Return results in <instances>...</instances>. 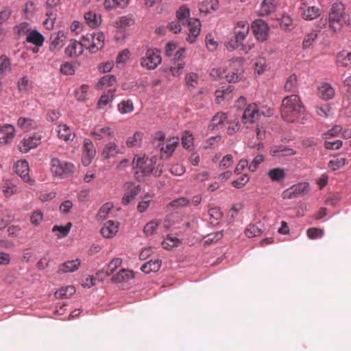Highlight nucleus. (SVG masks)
I'll return each instance as SVG.
<instances>
[{
  "label": "nucleus",
  "instance_id": "obj_3",
  "mask_svg": "<svg viewBox=\"0 0 351 351\" xmlns=\"http://www.w3.org/2000/svg\"><path fill=\"white\" fill-rule=\"evenodd\" d=\"M176 18L183 25H187L188 36L186 40L190 43L195 42L201 30L199 20L190 18V9L186 5H182L178 8L176 11Z\"/></svg>",
  "mask_w": 351,
  "mask_h": 351
},
{
  "label": "nucleus",
  "instance_id": "obj_48",
  "mask_svg": "<svg viewBox=\"0 0 351 351\" xmlns=\"http://www.w3.org/2000/svg\"><path fill=\"white\" fill-rule=\"evenodd\" d=\"M71 226L72 223L71 222L67 223L64 226H54L52 228V232H58V234H57L58 238H64L68 235L69 232L71 230Z\"/></svg>",
  "mask_w": 351,
  "mask_h": 351
},
{
  "label": "nucleus",
  "instance_id": "obj_33",
  "mask_svg": "<svg viewBox=\"0 0 351 351\" xmlns=\"http://www.w3.org/2000/svg\"><path fill=\"white\" fill-rule=\"evenodd\" d=\"M161 267V261L159 259L151 260L144 263L141 270L145 274H150L151 272L158 271Z\"/></svg>",
  "mask_w": 351,
  "mask_h": 351
},
{
  "label": "nucleus",
  "instance_id": "obj_58",
  "mask_svg": "<svg viewBox=\"0 0 351 351\" xmlns=\"http://www.w3.org/2000/svg\"><path fill=\"white\" fill-rule=\"evenodd\" d=\"M185 80L186 86L195 87L198 84L199 76L195 73H190L186 75Z\"/></svg>",
  "mask_w": 351,
  "mask_h": 351
},
{
  "label": "nucleus",
  "instance_id": "obj_9",
  "mask_svg": "<svg viewBox=\"0 0 351 351\" xmlns=\"http://www.w3.org/2000/svg\"><path fill=\"white\" fill-rule=\"evenodd\" d=\"M83 45L92 53L101 49L104 45V35L102 32H93L82 36Z\"/></svg>",
  "mask_w": 351,
  "mask_h": 351
},
{
  "label": "nucleus",
  "instance_id": "obj_36",
  "mask_svg": "<svg viewBox=\"0 0 351 351\" xmlns=\"http://www.w3.org/2000/svg\"><path fill=\"white\" fill-rule=\"evenodd\" d=\"M337 63L339 66L351 68V53L346 51L339 52L337 56Z\"/></svg>",
  "mask_w": 351,
  "mask_h": 351
},
{
  "label": "nucleus",
  "instance_id": "obj_47",
  "mask_svg": "<svg viewBox=\"0 0 351 351\" xmlns=\"http://www.w3.org/2000/svg\"><path fill=\"white\" fill-rule=\"evenodd\" d=\"M318 36V31L313 30L310 33L307 34L304 38V40L302 44V47L303 49H306L309 48L315 40L317 39Z\"/></svg>",
  "mask_w": 351,
  "mask_h": 351
},
{
  "label": "nucleus",
  "instance_id": "obj_57",
  "mask_svg": "<svg viewBox=\"0 0 351 351\" xmlns=\"http://www.w3.org/2000/svg\"><path fill=\"white\" fill-rule=\"evenodd\" d=\"M306 234L311 239L321 238L324 235V230L322 228H311L307 230Z\"/></svg>",
  "mask_w": 351,
  "mask_h": 351
},
{
  "label": "nucleus",
  "instance_id": "obj_59",
  "mask_svg": "<svg viewBox=\"0 0 351 351\" xmlns=\"http://www.w3.org/2000/svg\"><path fill=\"white\" fill-rule=\"evenodd\" d=\"M43 220V215L41 211H34L30 216V221L32 224L38 226Z\"/></svg>",
  "mask_w": 351,
  "mask_h": 351
},
{
  "label": "nucleus",
  "instance_id": "obj_49",
  "mask_svg": "<svg viewBox=\"0 0 351 351\" xmlns=\"http://www.w3.org/2000/svg\"><path fill=\"white\" fill-rule=\"evenodd\" d=\"M18 126L23 131H29L35 127V122L30 118L21 117L17 121Z\"/></svg>",
  "mask_w": 351,
  "mask_h": 351
},
{
  "label": "nucleus",
  "instance_id": "obj_55",
  "mask_svg": "<svg viewBox=\"0 0 351 351\" xmlns=\"http://www.w3.org/2000/svg\"><path fill=\"white\" fill-rule=\"evenodd\" d=\"M223 237L222 231L216 232L212 234H210L206 236L204 239V242L205 244L209 245L213 243L217 242L219 239H221Z\"/></svg>",
  "mask_w": 351,
  "mask_h": 351
},
{
  "label": "nucleus",
  "instance_id": "obj_7",
  "mask_svg": "<svg viewBox=\"0 0 351 351\" xmlns=\"http://www.w3.org/2000/svg\"><path fill=\"white\" fill-rule=\"evenodd\" d=\"M344 14V8L341 3H334L328 14V27L329 29L335 34L339 33L343 27V17Z\"/></svg>",
  "mask_w": 351,
  "mask_h": 351
},
{
  "label": "nucleus",
  "instance_id": "obj_28",
  "mask_svg": "<svg viewBox=\"0 0 351 351\" xmlns=\"http://www.w3.org/2000/svg\"><path fill=\"white\" fill-rule=\"evenodd\" d=\"M119 146L114 142L108 143L104 147L101 156L104 159H108L121 154Z\"/></svg>",
  "mask_w": 351,
  "mask_h": 351
},
{
  "label": "nucleus",
  "instance_id": "obj_11",
  "mask_svg": "<svg viewBox=\"0 0 351 351\" xmlns=\"http://www.w3.org/2000/svg\"><path fill=\"white\" fill-rule=\"evenodd\" d=\"M124 195L122 197V204L128 205L133 202L136 197L141 192L140 185L132 182H127L123 185Z\"/></svg>",
  "mask_w": 351,
  "mask_h": 351
},
{
  "label": "nucleus",
  "instance_id": "obj_25",
  "mask_svg": "<svg viewBox=\"0 0 351 351\" xmlns=\"http://www.w3.org/2000/svg\"><path fill=\"white\" fill-rule=\"evenodd\" d=\"M65 38L66 36L64 32L59 31L56 33L53 34L50 37V50L55 51L60 49L63 46L65 41Z\"/></svg>",
  "mask_w": 351,
  "mask_h": 351
},
{
  "label": "nucleus",
  "instance_id": "obj_27",
  "mask_svg": "<svg viewBox=\"0 0 351 351\" xmlns=\"http://www.w3.org/2000/svg\"><path fill=\"white\" fill-rule=\"evenodd\" d=\"M56 131L58 137L66 142L73 141L75 136L70 128L64 123L60 124Z\"/></svg>",
  "mask_w": 351,
  "mask_h": 351
},
{
  "label": "nucleus",
  "instance_id": "obj_35",
  "mask_svg": "<svg viewBox=\"0 0 351 351\" xmlns=\"http://www.w3.org/2000/svg\"><path fill=\"white\" fill-rule=\"evenodd\" d=\"M270 152L272 156L277 157L291 156L296 154V152L292 148L283 146L273 147Z\"/></svg>",
  "mask_w": 351,
  "mask_h": 351
},
{
  "label": "nucleus",
  "instance_id": "obj_64",
  "mask_svg": "<svg viewBox=\"0 0 351 351\" xmlns=\"http://www.w3.org/2000/svg\"><path fill=\"white\" fill-rule=\"evenodd\" d=\"M113 208L112 203L108 202L104 204L99 210L98 215L101 219H105Z\"/></svg>",
  "mask_w": 351,
  "mask_h": 351
},
{
  "label": "nucleus",
  "instance_id": "obj_2",
  "mask_svg": "<svg viewBox=\"0 0 351 351\" xmlns=\"http://www.w3.org/2000/svg\"><path fill=\"white\" fill-rule=\"evenodd\" d=\"M156 162V157L146 158L145 156H135L132 165L136 179L141 181L150 174H153L156 177L160 176L162 169H155Z\"/></svg>",
  "mask_w": 351,
  "mask_h": 351
},
{
  "label": "nucleus",
  "instance_id": "obj_63",
  "mask_svg": "<svg viewBox=\"0 0 351 351\" xmlns=\"http://www.w3.org/2000/svg\"><path fill=\"white\" fill-rule=\"evenodd\" d=\"M184 62L181 61L179 62H176V65L173 66H171L169 68V72L173 77L178 76L182 73V69L184 66Z\"/></svg>",
  "mask_w": 351,
  "mask_h": 351
},
{
  "label": "nucleus",
  "instance_id": "obj_50",
  "mask_svg": "<svg viewBox=\"0 0 351 351\" xmlns=\"http://www.w3.org/2000/svg\"><path fill=\"white\" fill-rule=\"evenodd\" d=\"M230 89H217L215 91L216 101L221 104L223 100H228L231 98Z\"/></svg>",
  "mask_w": 351,
  "mask_h": 351
},
{
  "label": "nucleus",
  "instance_id": "obj_51",
  "mask_svg": "<svg viewBox=\"0 0 351 351\" xmlns=\"http://www.w3.org/2000/svg\"><path fill=\"white\" fill-rule=\"evenodd\" d=\"M98 85L106 88L116 86V77L112 75H106L99 80Z\"/></svg>",
  "mask_w": 351,
  "mask_h": 351
},
{
  "label": "nucleus",
  "instance_id": "obj_8",
  "mask_svg": "<svg viewBox=\"0 0 351 351\" xmlns=\"http://www.w3.org/2000/svg\"><path fill=\"white\" fill-rule=\"evenodd\" d=\"M50 165L52 174L61 178L68 177L75 170V166L73 163L61 161L57 158H53L51 160Z\"/></svg>",
  "mask_w": 351,
  "mask_h": 351
},
{
  "label": "nucleus",
  "instance_id": "obj_24",
  "mask_svg": "<svg viewBox=\"0 0 351 351\" xmlns=\"http://www.w3.org/2000/svg\"><path fill=\"white\" fill-rule=\"evenodd\" d=\"M32 29L30 23L21 22L13 27V34L16 39H20L25 36L27 37Z\"/></svg>",
  "mask_w": 351,
  "mask_h": 351
},
{
  "label": "nucleus",
  "instance_id": "obj_6",
  "mask_svg": "<svg viewBox=\"0 0 351 351\" xmlns=\"http://www.w3.org/2000/svg\"><path fill=\"white\" fill-rule=\"evenodd\" d=\"M250 25L247 21L242 20L236 22L233 29V38L229 40L226 47L229 51H233L243 45V42L248 35Z\"/></svg>",
  "mask_w": 351,
  "mask_h": 351
},
{
  "label": "nucleus",
  "instance_id": "obj_54",
  "mask_svg": "<svg viewBox=\"0 0 351 351\" xmlns=\"http://www.w3.org/2000/svg\"><path fill=\"white\" fill-rule=\"evenodd\" d=\"M189 204L190 200L186 197H180L171 201L169 204V206L174 208H178L187 206L189 205Z\"/></svg>",
  "mask_w": 351,
  "mask_h": 351
},
{
  "label": "nucleus",
  "instance_id": "obj_17",
  "mask_svg": "<svg viewBox=\"0 0 351 351\" xmlns=\"http://www.w3.org/2000/svg\"><path fill=\"white\" fill-rule=\"evenodd\" d=\"M96 151L95 149L93 142L86 138L83 143V156L82 158V164L84 166H88L90 164L91 160L95 156Z\"/></svg>",
  "mask_w": 351,
  "mask_h": 351
},
{
  "label": "nucleus",
  "instance_id": "obj_19",
  "mask_svg": "<svg viewBox=\"0 0 351 351\" xmlns=\"http://www.w3.org/2000/svg\"><path fill=\"white\" fill-rule=\"evenodd\" d=\"M84 48L82 40L79 42L75 40H71L64 52L69 57L76 58L83 53Z\"/></svg>",
  "mask_w": 351,
  "mask_h": 351
},
{
  "label": "nucleus",
  "instance_id": "obj_15",
  "mask_svg": "<svg viewBox=\"0 0 351 351\" xmlns=\"http://www.w3.org/2000/svg\"><path fill=\"white\" fill-rule=\"evenodd\" d=\"M41 136L34 134L24 138L19 144V150L22 153H27L30 149L36 148L40 144Z\"/></svg>",
  "mask_w": 351,
  "mask_h": 351
},
{
  "label": "nucleus",
  "instance_id": "obj_37",
  "mask_svg": "<svg viewBox=\"0 0 351 351\" xmlns=\"http://www.w3.org/2000/svg\"><path fill=\"white\" fill-rule=\"evenodd\" d=\"M84 19L86 23L91 27H96L100 25L101 18L100 15H97L95 12L90 11L85 14Z\"/></svg>",
  "mask_w": 351,
  "mask_h": 351
},
{
  "label": "nucleus",
  "instance_id": "obj_31",
  "mask_svg": "<svg viewBox=\"0 0 351 351\" xmlns=\"http://www.w3.org/2000/svg\"><path fill=\"white\" fill-rule=\"evenodd\" d=\"M81 261L77 258L75 260L68 261L60 265L58 269L59 273L73 272L78 269Z\"/></svg>",
  "mask_w": 351,
  "mask_h": 351
},
{
  "label": "nucleus",
  "instance_id": "obj_32",
  "mask_svg": "<svg viewBox=\"0 0 351 351\" xmlns=\"http://www.w3.org/2000/svg\"><path fill=\"white\" fill-rule=\"evenodd\" d=\"M208 221L213 226L218 225L222 219L223 213L219 207H213L208 210Z\"/></svg>",
  "mask_w": 351,
  "mask_h": 351
},
{
  "label": "nucleus",
  "instance_id": "obj_21",
  "mask_svg": "<svg viewBox=\"0 0 351 351\" xmlns=\"http://www.w3.org/2000/svg\"><path fill=\"white\" fill-rule=\"evenodd\" d=\"M119 223L112 220L107 221L101 228V235L106 239L114 237L119 231Z\"/></svg>",
  "mask_w": 351,
  "mask_h": 351
},
{
  "label": "nucleus",
  "instance_id": "obj_13",
  "mask_svg": "<svg viewBox=\"0 0 351 351\" xmlns=\"http://www.w3.org/2000/svg\"><path fill=\"white\" fill-rule=\"evenodd\" d=\"M308 191V184L306 182H300L285 190L282 193L283 199H293L304 195Z\"/></svg>",
  "mask_w": 351,
  "mask_h": 351
},
{
  "label": "nucleus",
  "instance_id": "obj_56",
  "mask_svg": "<svg viewBox=\"0 0 351 351\" xmlns=\"http://www.w3.org/2000/svg\"><path fill=\"white\" fill-rule=\"evenodd\" d=\"M193 144V138L192 134L189 132H184L182 136V145L183 147L189 149Z\"/></svg>",
  "mask_w": 351,
  "mask_h": 351
},
{
  "label": "nucleus",
  "instance_id": "obj_5",
  "mask_svg": "<svg viewBox=\"0 0 351 351\" xmlns=\"http://www.w3.org/2000/svg\"><path fill=\"white\" fill-rule=\"evenodd\" d=\"M153 145L158 147L160 152V157L167 159L171 157L179 144V138L176 136L165 140V134L162 132H157L152 140Z\"/></svg>",
  "mask_w": 351,
  "mask_h": 351
},
{
  "label": "nucleus",
  "instance_id": "obj_12",
  "mask_svg": "<svg viewBox=\"0 0 351 351\" xmlns=\"http://www.w3.org/2000/svg\"><path fill=\"white\" fill-rule=\"evenodd\" d=\"M14 170L23 182H27L31 185L34 184V180L30 178L29 174V167L27 160H18L14 166Z\"/></svg>",
  "mask_w": 351,
  "mask_h": 351
},
{
  "label": "nucleus",
  "instance_id": "obj_61",
  "mask_svg": "<svg viewBox=\"0 0 351 351\" xmlns=\"http://www.w3.org/2000/svg\"><path fill=\"white\" fill-rule=\"evenodd\" d=\"M267 65L266 64V60L265 58H260L256 60L255 62V71L261 75L263 73L264 71L266 70Z\"/></svg>",
  "mask_w": 351,
  "mask_h": 351
},
{
  "label": "nucleus",
  "instance_id": "obj_34",
  "mask_svg": "<svg viewBox=\"0 0 351 351\" xmlns=\"http://www.w3.org/2000/svg\"><path fill=\"white\" fill-rule=\"evenodd\" d=\"M227 114L222 112H217L211 119L210 123L208 125V129L213 130L218 129L221 126L224 121L227 119Z\"/></svg>",
  "mask_w": 351,
  "mask_h": 351
},
{
  "label": "nucleus",
  "instance_id": "obj_44",
  "mask_svg": "<svg viewBox=\"0 0 351 351\" xmlns=\"http://www.w3.org/2000/svg\"><path fill=\"white\" fill-rule=\"evenodd\" d=\"M122 259L120 258H114L108 264L105 271L106 275L110 276L121 265Z\"/></svg>",
  "mask_w": 351,
  "mask_h": 351
},
{
  "label": "nucleus",
  "instance_id": "obj_41",
  "mask_svg": "<svg viewBox=\"0 0 351 351\" xmlns=\"http://www.w3.org/2000/svg\"><path fill=\"white\" fill-rule=\"evenodd\" d=\"M116 26L120 29H125L134 24V19L132 16H122L116 21Z\"/></svg>",
  "mask_w": 351,
  "mask_h": 351
},
{
  "label": "nucleus",
  "instance_id": "obj_20",
  "mask_svg": "<svg viewBox=\"0 0 351 351\" xmlns=\"http://www.w3.org/2000/svg\"><path fill=\"white\" fill-rule=\"evenodd\" d=\"M15 136V128L11 124H5L0 128V143L8 144Z\"/></svg>",
  "mask_w": 351,
  "mask_h": 351
},
{
  "label": "nucleus",
  "instance_id": "obj_62",
  "mask_svg": "<svg viewBox=\"0 0 351 351\" xmlns=\"http://www.w3.org/2000/svg\"><path fill=\"white\" fill-rule=\"evenodd\" d=\"M16 192V186L10 182H5L3 186V193L5 196L10 197Z\"/></svg>",
  "mask_w": 351,
  "mask_h": 351
},
{
  "label": "nucleus",
  "instance_id": "obj_22",
  "mask_svg": "<svg viewBox=\"0 0 351 351\" xmlns=\"http://www.w3.org/2000/svg\"><path fill=\"white\" fill-rule=\"evenodd\" d=\"M260 113L256 104H250L244 110L243 120L245 123H252L258 120Z\"/></svg>",
  "mask_w": 351,
  "mask_h": 351
},
{
  "label": "nucleus",
  "instance_id": "obj_52",
  "mask_svg": "<svg viewBox=\"0 0 351 351\" xmlns=\"http://www.w3.org/2000/svg\"><path fill=\"white\" fill-rule=\"evenodd\" d=\"M262 233L261 230L254 224L248 225L245 230V234L248 238L258 237Z\"/></svg>",
  "mask_w": 351,
  "mask_h": 351
},
{
  "label": "nucleus",
  "instance_id": "obj_14",
  "mask_svg": "<svg viewBox=\"0 0 351 351\" xmlns=\"http://www.w3.org/2000/svg\"><path fill=\"white\" fill-rule=\"evenodd\" d=\"M90 136L95 140L110 139L114 138V132L110 126L97 125L93 128Z\"/></svg>",
  "mask_w": 351,
  "mask_h": 351
},
{
  "label": "nucleus",
  "instance_id": "obj_23",
  "mask_svg": "<svg viewBox=\"0 0 351 351\" xmlns=\"http://www.w3.org/2000/svg\"><path fill=\"white\" fill-rule=\"evenodd\" d=\"M278 4V0H263L258 11L261 16H268L274 12Z\"/></svg>",
  "mask_w": 351,
  "mask_h": 351
},
{
  "label": "nucleus",
  "instance_id": "obj_29",
  "mask_svg": "<svg viewBox=\"0 0 351 351\" xmlns=\"http://www.w3.org/2000/svg\"><path fill=\"white\" fill-rule=\"evenodd\" d=\"M25 41L36 47H42L45 42V37L36 29H32L26 37Z\"/></svg>",
  "mask_w": 351,
  "mask_h": 351
},
{
  "label": "nucleus",
  "instance_id": "obj_46",
  "mask_svg": "<svg viewBox=\"0 0 351 351\" xmlns=\"http://www.w3.org/2000/svg\"><path fill=\"white\" fill-rule=\"evenodd\" d=\"M143 134L141 132H136L132 136L128 137L126 141V145L129 147H135L141 145Z\"/></svg>",
  "mask_w": 351,
  "mask_h": 351
},
{
  "label": "nucleus",
  "instance_id": "obj_40",
  "mask_svg": "<svg viewBox=\"0 0 351 351\" xmlns=\"http://www.w3.org/2000/svg\"><path fill=\"white\" fill-rule=\"evenodd\" d=\"M158 228H160V221L158 219H154L146 223L143 230L147 236H150L156 233Z\"/></svg>",
  "mask_w": 351,
  "mask_h": 351
},
{
  "label": "nucleus",
  "instance_id": "obj_42",
  "mask_svg": "<svg viewBox=\"0 0 351 351\" xmlns=\"http://www.w3.org/2000/svg\"><path fill=\"white\" fill-rule=\"evenodd\" d=\"M180 243V240L177 237L168 235L162 242V245L164 249L171 250L176 247H178Z\"/></svg>",
  "mask_w": 351,
  "mask_h": 351
},
{
  "label": "nucleus",
  "instance_id": "obj_26",
  "mask_svg": "<svg viewBox=\"0 0 351 351\" xmlns=\"http://www.w3.org/2000/svg\"><path fill=\"white\" fill-rule=\"evenodd\" d=\"M134 277V275L132 270L121 269L112 276L111 280L114 283H122L128 282Z\"/></svg>",
  "mask_w": 351,
  "mask_h": 351
},
{
  "label": "nucleus",
  "instance_id": "obj_60",
  "mask_svg": "<svg viewBox=\"0 0 351 351\" xmlns=\"http://www.w3.org/2000/svg\"><path fill=\"white\" fill-rule=\"evenodd\" d=\"M318 96L324 100H328L335 95V89H318Z\"/></svg>",
  "mask_w": 351,
  "mask_h": 351
},
{
  "label": "nucleus",
  "instance_id": "obj_1",
  "mask_svg": "<svg viewBox=\"0 0 351 351\" xmlns=\"http://www.w3.org/2000/svg\"><path fill=\"white\" fill-rule=\"evenodd\" d=\"M281 116L287 122L303 123L304 108L298 95H291L284 98L282 103Z\"/></svg>",
  "mask_w": 351,
  "mask_h": 351
},
{
  "label": "nucleus",
  "instance_id": "obj_4",
  "mask_svg": "<svg viewBox=\"0 0 351 351\" xmlns=\"http://www.w3.org/2000/svg\"><path fill=\"white\" fill-rule=\"evenodd\" d=\"M243 61L241 58H237L228 61V67L232 70L225 75L229 83H235L241 79ZM226 69L221 66L213 68L210 71V76L213 80H220L223 77Z\"/></svg>",
  "mask_w": 351,
  "mask_h": 351
},
{
  "label": "nucleus",
  "instance_id": "obj_16",
  "mask_svg": "<svg viewBox=\"0 0 351 351\" xmlns=\"http://www.w3.org/2000/svg\"><path fill=\"white\" fill-rule=\"evenodd\" d=\"M252 29L256 38L259 41L266 40L269 35V27L262 20H256L252 25Z\"/></svg>",
  "mask_w": 351,
  "mask_h": 351
},
{
  "label": "nucleus",
  "instance_id": "obj_43",
  "mask_svg": "<svg viewBox=\"0 0 351 351\" xmlns=\"http://www.w3.org/2000/svg\"><path fill=\"white\" fill-rule=\"evenodd\" d=\"M75 292V289L73 286H67L62 287L55 293L56 298H67L73 295Z\"/></svg>",
  "mask_w": 351,
  "mask_h": 351
},
{
  "label": "nucleus",
  "instance_id": "obj_10",
  "mask_svg": "<svg viewBox=\"0 0 351 351\" xmlns=\"http://www.w3.org/2000/svg\"><path fill=\"white\" fill-rule=\"evenodd\" d=\"M161 62L160 51L156 49H149L141 59V65L147 69H156Z\"/></svg>",
  "mask_w": 351,
  "mask_h": 351
},
{
  "label": "nucleus",
  "instance_id": "obj_53",
  "mask_svg": "<svg viewBox=\"0 0 351 351\" xmlns=\"http://www.w3.org/2000/svg\"><path fill=\"white\" fill-rule=\"evenodd\" d=\"M118 108L121 114L132 112L134 110L133 104L131 100H123L119 105Z\"/></svg>",
  "mask_w": 351,
  "mask_h": 351
},
{
  "label": "nucleus",
  "instance_id": "obj_18",
  "mask_svg": "<svg viewBox=\"0 0 351 351\" xmlns=\"http://www.w3.org/2000/svg\"><path fill=\"white\" fill-rule=\"evenodd\" d=\"M300 10L302 18L305 21H313L318 18L322 14V10L319 7L315 5L310 6L305 3L303 4V6L300 7Z\"/></svg>",
  "mask_w": 351,
  "mask_h": 351
},
{
  "label": "nucleus",
  "instance_id": "obj_30",
  "mask_svg": "<svg viewBox=\"0 0 351 351\" xmlns=\"http://www.w3.org/2000/svg\"><path fill=\"white\" fill-rule=\"evenodd\" d=\"M219 8L218 0H204L199 4V12L201 13L208 14L211 12L217 11Z\"/></svg>",
  "mask_w": 351,
  "mask_h": 351
},
{
  "label": "nucleus",
  "instance_id": "obj_39",
  "mask_svg": "<svg viewBox=\"0 0 351 351\" xmlns=\"http://www.w3.org/2000/svg\"><path fill=\"white\" fill-rule=\"evenodd\" d=\"M11 71L10 59L5 55L0 56V77H5Z\"/></svg>",
  "mask_w": 351,
  "mask_h": 351
},
{
  "label": "nucleus",
  "instance_id": "obj_38",
  "mask_svg": "<svg viewBox=\"0 0 351 351\" xmlns=\"http://www.w3.org/2000/svg\"><path fill=\"white\" fill-rule=\"evenodd\" d=\"M267 176L272 182H281L285 178V172L283 169L274 168L268 171Z\"/></svg>",
  "mask_w": 351,
  "mask_h": 351
},
{
  "label": "nucleus",
  "instance_id": "obj_45",
  "mask_svg": "<svg viewBox=\"0 0 351 351\" xmlns=\"http://www.w3.org/2000/svg\"><path fill=\"white\" fill-rule=\"evenodd\" d=\"M153 200V197L152 195L147 193L145 194L141 201L138 202V204L137 206V211L140 213H144L149 206L150 203Z\"/></svg>",
  "mask_w": 351,
  "mask_h": 351
}]
</instances>
